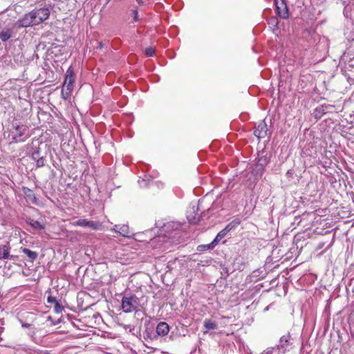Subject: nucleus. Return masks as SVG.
<instances>
[{
  "instance_id": "nucleus-1",
  "label": "nucleus",
  "mask_w": 354,
  "mask_h": 354,
  "mask_svg": "<svg viewBox=\"0 0 354 354\" xmlns=\"http://www.w3.org/2000/svg\"><path fill=\"white\" fill-rule=\"evenodd\" d=\"M50 14L47 6L37 7L19 18L16 21L15 26L21 28L39 25L49 18Z\"/></svg>"
},
{
  "instance_id": "nucleus-2",
  "label": "nucleus",
  "mask_w": 354,
  "mask_h": 354,
  "mask_svg": "<svg viewBox=\"0 0 354 354\" xmlns=\"http://www.w3.org/2000/svg\"><path fill=\"white\" fill-rule=\"evenodd\" d=\"M75 77L74 69L73 66H71L66 72L64 82L62 85L61 94L64 100H68L71 95V93L73 90Z\"/></svg>"
},
{
  "instance_id": "nucleus-3",
  "label": "nucleus",
  "mask_w": 354,
  "mask_h": 354,
  "mask_svg": "<svg viewBox=\"0 0 354 354\" xmlns=\"http://www.w3.org/2000/svg\"><path fill=\"white\" fill-rule=\"evenodd\" d=\"M256 162L253 166L252 174L255 177H261L266 166L270 162V158L267 156L265 151H259L255 159Z\"/></svg>"
},
{
  "instance_id": "nucleus-4",
  "label": "nucleus",
  "mask_w": 354,
  "mask_h": 354,
  "mask_svg": "<svg viewBox=\"0 0 354 354\" xmlns=\"http://www.w3.org/2000/svg\"><path fill=\"white\" fill-rule=\"evenodd\" d=\"M121 307L123 312L126 313L137 311V309L139 307L138 297L133 294L123 296L122 299Z\"/></svg>"
},
{
  "instance_id": "nucleus-5",
  "label": "nucleus",
  "mask_w": 354,
  "mask_h": 354,
  "mask_svg": "<svg viewBox=\"0 0 354 354\" xmlns=\"http://www.w3.org/2000/svg\"><path fill=\"white\" fill-rule=\"evenodd\" d=\"M342 110L339 106L333 104H321L313 110V115L318 120L328 113H338Z\"/></svg>"
},
{
  "instance_id": "nucleus-6",
  "label": "nucleus",
  "mask_w": 354,
  "mask_h": 354,
  "mask_svg": "<svg viewBox=\"0 0 354 354\" xmlns=\"http://www.w3.org/2000/svg\"><path fill=\"white\" fill-rule=\"evenodd\" d=\"M12 127L17 131V133L12 138L13 142H22L30 137V135L27 133L28 132L27 126L12 123Z\"/></svg>"
},
{
  "instance_id": "nucleus-7",
  "label": "nucleus",
  "mask_w": 354,
  "mask_h": 354,
  "mask_svg": "<svg viewBox=\"0 0 354 354\" xmlns=\"http://www.w3.org/2000/svg\"><path fill=\"white\" fill-rule=\"evenodd\" d=\"M292 346V337L290 333L282 335L276 345V348L282 354L289 351Z\"/></svg>"
},
{
  "instance_id": "nucleus-8",
  "label": "nucleus",
  "mask_w": 354,
  "mask_h": 354,
  "mask_svg": "<svg viewBox=\"0 0 354 354\" xmlns=\"http://www.w3.org/2000/svg\"><path fill=\"white\" fill-rule=\"evenodd\" d=\"M198 211H200L198 205L196 207H192L191 209L187 211V218L189 223L196 225L201 221L204 212L198 213Z\"/></svg>"
},
{
  "instance_id": "nucleus-9",
  "label": "nucleus",
  "mask_w": 354,
  "mask_h": 354,
  "mask_svg": "<svg viewBox=\"0 0 354 354\" xmlns=\"http://www.w3.org/2000/svg\"><path fill=\"white\" fill-rule=\"evenodd\" d=\"M74 226L87 227L93 230H99L102 224L100 221H88L85 218H80L73 223Z\"/></svg>"
},
{
  "instance_id": "nucleus-10",
  "label": "nucleus",
  "mask_w": 354,
  "mask_h": 354,
  "mask_svg": "<svg viewBox=\"0 0 354 354\" xmlns=\"http://www.w3.org/2000/svg\"><path fill=\"white\" fill-rule=\"evenodd\" d=\"M274 5L276 7V10L279 16L283 19H286L288 17V6L287 5L286 0H281V1H277V0H274Z\"/></svg>"
},
{
  "instance_id": "nucleus-11",
  "label": "nucleus",
  "mask_w": 354,
  "mask_h": 354,
  "mask_svg": "<svg viewBox=\"0 0 354 354\" xmlns=\"http://www.w3.org/2000/svg\"><path fill=\"white\" fill-rule=\"evenodd\" d=\"M268 129L265 120L261 121L255 127L254 134L259 139L263 138L267 136Z\"/></svg>"
},
{
  "instance_id": "nucleus-12",
  "label": "nucleus",
  "mask_w": 354,
  "mask_h": 354,
  "mask_svg": "<svg viewBox=\"0 0 354 354\" xmlns=\"http://www.w3.org/2000/svg\"><path fill=\"white\" fill-rule=\"evenodd\" d=\"M22 192L25 197L34 205H39V200L34 194L33 191L27 187H21Z\"/></svg>"
},
{
  "instance_id": "nucleus-13",
  "label": "nucleus",
  "mask_w": 354,
  "mask_h": 354,
  "mask_svg": "<svg viewBox=\"0 0 354 354\" xmlns=\"http://www.w3.org/2000/svg\"><path fill=\"white\" fill-rule=\"evenodd\" d=\"M169 329L170 327L167 323L161 322L156 326V335L160 336H165L169 332Z\"/></svg>"
},
{
  "instance_id": "nucleus-14",
  "label": "nucleus",
  "mask_w": 354,
  "mask_h": 354,
  "mask_svg": "<svg viewBox=\"0 0 354 354\" xmlns=\"http://www.w3.org/2000/svg\"><path fill=\"white\" fill-rule=\"evenodd\" d=\"M145 330L144 332L145 339H153L157 337V335L153 333V326H150V321H147L145 323Z\"/></svg>"
},
{
  "instance_id": "nucleus-15",
  "label": "nucleus",
  "mask_w": 354,
  "mask_h": 354,
  "mask_svg": "<svg viewBox=\"0 0 354 354\" xmlns=\"http://www.w3.org/2000/svg\"><path fill=\"white\" fill-rule=\"evenodd\" d=\"M0 259H14V256L10 255V246L8 245H0Z\"/></svg>"
},
{
  "instance_id": "nucleus-16",
  "label": "nucleus",
  "mask_w": 354,
  "mask_h": 354,
  "mask_svg": "<svg viewBox=\"0 0 354 354\" xmlns=\"http://www.w3.org/2000/svg\"><path fill=\"white\" fill-rule=\"evenodd\" d=\"M21 251L27 257L28 261L33 263L38 257V253L28 248L21 247Z\"/></svg>"
},
{
  "instance_id": "nucleus-17",
  "label": "nucleus",
  "mask_w": 354,
  "mask_h": 354,
  "mask_svg": "<svg viewBox=\"0 0 354 354\" xmlns=\"http://www.w3.org/2000/svg\"><path fill=\"white\" fill-rule=\"evenodd\" d=\"M13 30L11 28H5L0 32V39L3 42L8 41L12 36Z\"/></svg>"
},
{
  "instance_id": "nucleus-18",
  "label": "nucleus",
  "mask_w": 354,
  "mask_h": 354,
  "mask_svg": "<svg viewBox=\"0 0 354 354\" xmlns=\"http://www.w3.org/2000/svg\"><path fill=\"white\" fill-rule=\"evenodd\" d=\"M303 152L309 156H314L317 153V148L312 143H309L308 145L305 146Z\"/></svg>"
},
{
  "instance_id": "nucleus-19",
  "label": "nucleus",
  "mask_w": 354,
  "mask_h": 354,
  "mask_svg": "<svg viewBox=\"0 0 354 354\" xmlns=\"http://www.w3.org/2000/svg\"><path fill=\"white\" fill-rule=\"evenodd\" d=\"M26 223L35 230H42L45 229V225L38 221L29 218L26 221Z\"/></svg>"
},
{
  "instance_id": "nucleus-20",
  "label": "nucleus",
  "mask_w": 354,
  "mask_h": 354,
  "mask_svg": "<svg viewBox=\"0 0 354 354\" xmlns=\"http://www.w3.org/2000/svg\"><path fill=\"white\" fill-rule=\"evenodd\" d=\"M203 326L207 330H215L218 328L217 324L209 319H205L204 320Z\"/></svg>"
},
{
  "instance_id": "nucleus-21",
  "label": "nucleus",
  "mask_w": 354,
  "mask_h": 354,
  "mask_svg": "<svg viewBox=\"0 0 354 354\" xmlns=\"http://www.w3.org/2000/svg\"><path fill=\"white\" fill-rule=\"evenodd\" d=\"M217 244L214 241V240L209 244L206 245H200L197 247V250L199 252H202L206 250H212L213 249Z\"/></svg>"
},
{
  "instance_id": "nucleus-22",
  "label": "nucleus",
  "mask_w": 354,
  "mask_h": 354,
  "mask_svg": "<svg viewBox=\"0 0 354 354\" xmlns=\"http://www.w3.org/2000/svg\"><path fill=\"white\" fill-rule=\"evenodd\" d=\"M22 327L23 328H29L30 329V331L28 333V335L31 337H34L35 335H36V331H35V328L33 327L32 324H28V323H22Z\"/></svg>"
},
{
  "instance_id": "nucleus-23",
  "label": "nucleus",
  "mask_w": 354,
  "mask_h": 354,
  "mask_svg": "<svg viewBox=\"0 0 354 354\" xmlns=\"http://www.w3.org/2000/svg\"><path fill=\"white\" fill-rule=\"evenodd\" d=\"M118 232L123 236H125V237L131 236V234L129 232L128 225H123L122 226H121L118 230Z\"/></svg>"
},
{
  "instance_id": "nucleus-24",
  "label": "nucleus",
  "mask_w": 354,
  "mask_h": 354,
  "mask_svg": "<svg viewBox=\"0 0 354 354\" xmlns=\"http://www.w3.org/2000/svg\"><path fill=\"white\" fill-rule=\"evenodd\" d=\"M241 223V220L240 218L236 217L233 219L230 223H229L227 225L229 226L232 230H234Z\"/></svg>"
},
{
  "instance_id": "nucleus-25",
  "label": "nucleus",
  "mask_w": 354,
  "mask_h": 354,
  "mask_svg": "<svg viewBox=\"0 0 354 354\" xmlns=\"http://www.w3.org/2000/svg\"><path fill=\"white\" fill-rule=\"evenodd\" d=\"M227 235V234L223 231V230H222L221 231H220L217 235L216 236V237L214 238V241L218 244L219 243V241L223 239L225 236Z\"/></svg>"
},
{
  "instance_id": "nucleus-26",
  "label": "nucleus",
  "mask_w": 354,
  "mask_h": 354,
  "mask_svg": "<svg viewBox=\"0 0 354 354\" xmlns=\"http://www.w3.org/2000/svg\"><path fill=\"white\" fill-rule=\"evenodd\" d=\"M344 116H345L346 118V120L351 124H354V111H353V113H345Z\"/></svg>"
},
{
  "instance_id": "nucleus-27",
  "label": "nucleus",
  "mask_w": 354,
  "mask_h": 354,
  "mask_svg": "<svg viewBox=\"0 0 354 354\" xmlns=\"http://www.w3.org/2000/svg\"><path fill=\"white\" fill-rule=\"evenodd\" d=\"M145 55L148 57H152L155 53V48L152 46H149L145 49Z\"/></svg>"
},
{
  "instance_id": "nucleus-28",
  "label": "nucleus",
  "mask_w": 354,
  "mask_h": 354,
  "mask_svg": "<svg viewBox=\"0 0 354 354\" xmlns=\"http://www.w3.org/2000/svg\"><path fill=\"white\" fill-rule=\"evenodd\" d=\"M55 306H54V310L56 313H61L64 310L63 306L59 302H55Z\"/></svg>"
},
{
  "instance_id": "nucleus-29",
  "label": "nucleus",
  "mask_w": 354,
  "mask_h": 354,
  "mask_svg": "<svg viewBox=\"0 0 354 354\" xmlns=\"http://www.w3.org/2000/svg\"><path fill=\"white\" fill-rule=\"evenodd\" d=\"M41 156H40V151L39 149L34 151L31 154V158L35 161L37 160Z\"/></svg>"
},
{
  "instance_id": "nucleus-30",
  "label": "nucleus",
  "mask_w": 354,
  "mask_h": 354,
  "mask_svg": "<svg viewBox=\"0 0 354 354\" xmlns=\"http://www.w3.org/2000/svg\"><path fill=\"white\" fill-rule=\"evenodd\" d=\"M36 162L37 167H41L45 165V159L44 156L39 158Z\"/></svg>"
},
{
  "instance_id": "nucleus-31",
  "label": "nucleus",
  "mask_w": 354,
  "mask_h": 354,
  "mask_svg": "<svg viewBox=\"0 0 354 354\" xmlns=\"http://www.w3.org/2000/svg\"><path fill=\"white\" fill-rule=\"evenodd\" d=\"M276 348V346L275 347H269V348H267L266 350H264L261 354H272L273 353V351Z\"/></svg>"
},
{
  "instance_id": "nucleus-32",
  "label": "nucleus",
  "mask_w": 354,
  "mask_h": 354,
  "mask_svg": "<svg viewBox=\"0 0 354 354\" xmlns=\"http://www.w3.org/2000/svg\"><path fill=\"white\" fill-rule=\"evenodd\" d=\"M294 174H295V171H294V169H288L287 171L286 176H287L288 178L292 179Z\"/></svg>"
},
{
  "instance_id": "nucleus-33",
  "label": "nucleus",
  "mask_w": 354,
  "mask_h": 354,
  "mask_svg": "<svg viewBox=\"0 0 354 354\" xmlns=\"http://www.w3.org/2000/svg\"><path fill=\"white\" fill-rule=\"evenodd\" d=\"M131 14L133 15V21H138V12L137 10H132Z\"/></svg>"
},
{
  "instance_id": "nucleus-34",
  "label": "nucleus",
  "mask_w": 354,
  "mask_h": 354,
  "mask_svg": "<svg viewBox=\"0 0 354 354\" xmlns=\"http://www.w3.org/2000/svg\"><path fill=\"white\" fill-rule=\"evenodd\" d=\"M47 301L48 303L49 304H55V302L58 301L55 297H52L50 295H49L47 298Z\"/></svg>"
},
{
  "instance_id": "nucleus-35",
  "label": "nucleus",
  "mask_w": 354,
  "mask_h": 354,
  "mask_svg": "<svg viewBox=\"0 0 354 354\" xmlns=\"http://www.w3.org/2000/svg\"><path fill=\"white\" fill-rule=\"evenodd\" d=\"M5 326V320L4 319H0V334L3 332Z\"/></svg>"
},
{
  "instance_id": "nucleus-36",
  "label": "nucleus",
  "mask_w": 354,
  "mask_h": 354,
  "mask_svg": "<svg viewBox=\"0 0 354 354\" xmlns=\"http://www.w3.org/2000/svg\"><path fill=\"white\" fill-rule=\"evenodd\" d=\"M349 286L351 287L352 292L354 295V278L350 280Z\"/></svg>"
},
{
  "instance_id": "nucleus-37",
  "label": "nucleus",
  "mask_w": 354,
  "mask_h": 354,
  "mask_svg": "<svg viewBox=\"0 0 354 354\" xmlns=\"http://www.w3.org/2000/svg\"><path fill=\"white\" fill-rule=\"evenodd\" d=\"M223 231L227 234L230 231H232L231 228L226 225L224 229H223Z\"/></svg>"
},
{
  "instance_id": "nucleus-38",
  "label": "nucleus",
  "mask_w": 354,
  "mask_h": 354,
  "mask_svg": "<svg viewBox=\"0 0 354 354\" xmlns=\"http://www.w3.org/2000/svg\"><path fill=\"white\" fill-rule=\"evenodd\" d=\"M223 231L227 234L230 231H232L231 228L226 225L224 229H223Z\"/></svg>"
},
{
  "instance_id": "nucleus-39",
  "label": "nucleus",
  "mask_w": 354,
  "mask_h": 354,
  "mask_svg": "<svg viewBox=\"0 0 354 354\" xmlns=\"http://www.w3.org/2000/svg\"><path fill=\"white\" fill-rule=\"evenodd\" d=\"M104 45H103V43L102 41H99L97 42V48L99 49H102L103 48Z\"/></svg>"
},
{
  "instance_id": "nucleus-40",
  "label": "nucleus",
  "mask_w": 354,
  "mask_h": 354,
  "mask_svg": "<svg viewBox=\"0 0 354 354\" xmlns=\"http://www.w3.org/2000/svg\"><path fill=\"white\" fill-rule=\"evenodd\" d=\"M324 246V243H323V242L319 243L318 245L317 249H319V250L322 249Z\"/></svg>"
},
{
  "instance_id": "nucleus-41",
  "label": "nucleus",
  "mask_w": 354,
  "mask_h": 354,
  "mask_svg": "<svg viewBox=\"0 0 354 354\" xmlns=\"http://www.w3.org/2000/svg\"><path fill=\"white\" fill-rule=\"evenodd\" d=\"M136 2L140 5L142 6L144 5V1L142 0H136Z\"/></svg>"
},
{
  "instance_id": "nucleus-42",
  "label": "nucleus",
  "mask_w": 354,
  "mask_h": 354,
  "mask_svg": "<svg viewBox=\"0 0 354 354\" xmlns=\"http://www.w3.org/2000/svg\"><path fill=\"white\" fill-rule=\"evenodd\" d=\"M346 10H347V6H345L344 13V15H346Z\"/></svg>"
},
{
  "instance_id": "nucleus-43",
  "label": "nucleus",
  "mask_w": 354,
  "mask_h": 354,
  "mask_svg": "<svg viewBox=\"0 0 354 354\" xmlns=\"http://www.w3.org/2000/svg\"><path fill=\"white\" fill-rule=\"evenodd\" d=\"M110 1V0H106V3H109Z\"/></svg>"
},
{
  "instance_id": "nucleus-44",
  "label": "nucleus",
  "mask_w": 354,
  "mask_h": 354,
  "mask_svg": "<svg viewBox=\"0 0 354 354\" xmlns=\"http://www.w3.org/2000/svg\"><path fill=\"white\" fill-rule=\"evenodd\" d=\"M277 1H279V0H277Z\"/></svg>"
}]
</instances>
